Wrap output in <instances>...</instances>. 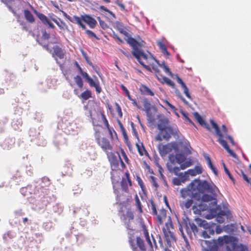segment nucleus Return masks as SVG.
<instances>
[{
	"label": "nucleus",
	"instance_id": "864d4df0",
	"mask_svg": "<svg viewBox=\"0 0 251 251\" xmlns=\"http://www.w3.org/2000/svg\"><path fill=\"white\" fill-rule=\"evenodd\" d=\"M151 204L152 214L154 215H157V211L156 210V206L154 201H151Z\"/></svg>",
	"mask_w": 251,
	"mask_h": 251
},
{
	"label": "nucleus",
	"instance_id": "4c0bfd02",
	"mask_svg": "<svg viewBox=\"0 0 251 251\" xmlns=\"http://www.w3.org/2000/svg\"><path fill=\"white\" fill-rule=\"evenodd\" d=\"M119 125L121 129V131L122 132V135L125 139V140H128V135L126 133V130L124 127L123 125L121 123L120 121H118Z\"/></svg>",
	"mask_w": 251,
	"mask_h": 251
},
{
	"label": "nucleus",
	"instance_id": "dca6fc26",
	"mask_svg": "<svg viewBox=\"0 0 251 251\" xmlns=\"http://www.w3.org/2000/svg\"><path fill=\"white\" fill-rule=\"evenodd\" d=\"M172 146L170 144L166 145L159 144L158 146V149L160 154L161 156H165L172 150Z\"/></svg>",
	"mask_w": 251,
	"mask_h": 251
},
{
	"label": "nucleus",
	"instance_id": "69168bd1",
	"mask_svg": "<svg viewBox=\"0 0 251 251\" xmlns=\"http://www.w3.org/2000/svg\"><path fill=\"white\" fill-rule=\"evenodd\" d=\"M42 37L44 39L48 40L50 38V35L46 31H44L42 34Z\"/></svg>",
	"mask_w": 251,
	"mask_h": 251
},
{
	"label": "nucleus",
	"instance_id": "4468645a",
	"mask_svg": "<svg viewBox=\"0 0 251 251\" xmlns=\"http://www.w3.org/2000/svg\"><path fill=\"white\" fill-rule=\"evenodd\" d=\"M121 186L123 191L126 193L128 192V186H132V181L130 178V174L128 172L125 173V177H122L121 181Z\"/></svg>",
	"mask_w": 251,
	"mask_h": 251
},
{
	"label": "nucleus",
	"instance_id": "58836bf2",
	"mask_svg": "<svg viewBox=\"0 0 251 251\" xmlns=\"http://www.w3.org/2000/svg\"><path fill=\"white\" fill-rule=\"evenodd\" d=\"M11 140H5L1 144V146L3 147V149L8 150L12 147V144H11Z\"/></svg>",
	"mask_w": 251,
	"mask_h": 251
},
{
	"label": "nucleus",
	"instance_id": "e2e57ef3",
	"mask_svg": "<svg viewBox=\"0 0 251 251\" xmlns=\"http://www.w3.org/2000/svg\"><path fill=\"white\" fill-rule=\"evenodd\" d=\"M115 3L116 4H117L120 7L122 10H123V11L125 10V6L124 4L123 3H122L121 1H120L119 0H117L115 1Z\"/></svg>",
	"mask_w": 251,
	"mask_h": 251
},
{
	"label": "nucleus",
	"instance_id": "a211bd4d",
	"mask_svg": "<svg viewBox=\"0 0 251 251\" xmlns=\"http://www.w3.org/2000/svg\"><path fill=\"white\" fill-rule=\"evenodd\" d=\"M167 211L165 209H161L160 210L159 213H157V215H155L156 216L157 221L159 225H162L163 222V220L167 218Z\"/></svg>",
	"mask_w": 251,
	"mask_h": 251
},
{
	"label": "nucleus",
	"instance_id": "39448f33",
	"mask_svg": "<svg viewBox=\"0 0 251 251\" xmlns=\"http://www.w3.org/2000/svg\"><path fill=\"white\" fill-rule=\"evenodd\" d=\"M210 123L212 127L214 128L217 136H218V142L225 148V149L229 153V154L233 158H236L237 156L236 154L229 148L226 141L223 139L225 137V134L220 130L218 125L213 120H210Z\"/></svg>",
	"mask_w": 251,
	"mask_h": 251
},
{
	"label": "nucleus",
	"instance_id": "774afa93",
	"mask_svg": "<svg viewBox=\"0 0 251 251\" xmlns=\"http://www.w3.org/2000/svg\"><path fill=\"white\" fill-rule=\"evenodd\" d=\"M121 52L128 59L132 58L130 53L128 51H125L123 50H121Z\"/></svg>",
	"mask_w": 251,
	"mask_h": 251
},
{
	"label": "nucleus",
	"instance_id": "473e14b6",
	"mask_svg": "<svg viewBox=\"0 0 251 251\" xmlns=\"http://www.w3.org/2000/svg\"><path fill=\"white\" fill-rule=\"evenodd\" d=\"M193 164V161L191 159H186L180 164V169L184 170Z\"/></svg>",
	"mask_w": 251,
	"mask_h": 251
},
{
	"label": "nucleus",
	"instance_id": "c9c22d12",
	"mask_svg": "<svg viewBox=\"0 0 251 251\" xmlns=\"http://www.w3.org/2000/svg\"><path fill=\"white\" fill-rule=\"evenodd\" d=\"M218 189L216 190V192L218 191ZM211 195H208L207 194H203L201 197V200L204 202H208L212 201L213 200V197L216 196V193L215 195H213L209 193Z\"/></svg>",
	"mask_w": 251,
	"mask_h": 251
},
{
	"label": "nucleus",
	"instance_id": "7ed1b4c3",
	"mask_svg": "<svg viewBox=\"0 0 251 251\" xmlns=\"http://www.w3.org/2000/svg\"><path fill=\"white\" fill-rule=\"evenodd\" d=\"M139 231L141 235L143 234L151 249L153 250V247L156 249H157V245L155 238L151 235V241L147 227L144 223H141ZM128 241L133 251H147L146 244L141 235L137 236L135 240L130 238Z\"/></svg>",
	"mask_w": 251,
	"mask_h": 251
},
{
	"label": "nucleus",
	"instance_id": "338daca9",
	"mask_svg": "<svg viewBox=\"0 0 251 251\" xmlns=\"http://www.w3.org/2000/svg\"><path fill=\"white\" fill-rule=\"evenodd\" d=\"M164 102L166 104V105L168 106L172 110H175L176 109V107L171 103H170L168 100H165L164 101Z\"/></svg>",
	"mask_w": 251,
	"mask_h": 251
},
{
	"label": "nucleus",
	"instance_id": "09e8293b",
	"mask_svg": "<svg viewBox=\"0 0 251 251\" xmlns=\"http://www.w3.org/2000/svg\"><path fill=\"white\" fill-rule=\"evenodd\" d=\"M120 151H121L122 155L123 157L124 158V159L125 160V162L127 164H129V160L127 156L126 155L125 151L122 148H121Z\"/></svg>",
	"mask_w": 251,
	"mask_h": 251
},
{
	"label": "nucleus",
	"instance_id": "f8f14e48",
	"mask_svg": "<svg viewBox=\"0 0 251 251\" xmlns=\"http://www.w3.org/2000/svg\"><path fill=\"white\" fill-rule=\"evenodd\" d=\"M124 220L127 229L131 230L135 229L134 214L132 211L130 210L127 211L125 216Z\"/></svg>",
	"mask_w": 251,
	"mask_h": 251
},
{
	"label": "nucleus",
	"instance_id": "c756f323",
	"mask_svg": "<svg viewBox=\"0 0 251 251\" xmlns=\"http://www.w3.org/2000/svg\"><path fill=\"white\" fill-rule=\"evenodd\" d=\"M34 13L44 25L46 24V23L48 22L49 19L44 14L40 13L36 10L34 11Z\"/></svg>",
	"mask_w": 251,
	"mask_h": 251
},
{
	"label": "nucleus",
	"instance_id": "13d9d810",
	"mask_svg": "<svg viewBox=\"0 0 251 251\" xmlns=\"http://www.w3.org/2000/svg\"><path fill=\"white\" fill-rule=\"evenodd\" d=\"M121 87L122 89L126 93V96L127 97L128 99H130L131 97L127 89L123 84L121 85Z\"/></svg>",
	"mask_w": 251,
	"mask_h": 251
},
{
	"label": "nucleus",
	"instance_id": "f03ea898",
	"mask_svg": "<svg viewBox=\"0 0 251 251\" xmlns=\"http://www.w3.org/2000/svg\"><path fill=\"white\" fill-rule=\"evenodd\" d=\"M133 56L144 68L149 72L154 73L157 79L161 83H166L173 88L175 87V83L170 79L163 75L157 68V66L152 63L151 61L153 58L151 55H146L139 51L134 50Z\"/></svg>",
	"mask_w": 251,
	"mask_h": 251
},
{
	"label": "nucleus",
	"instance_id": "f257e3e1",
	"mask_svg": "<svg viewBox=\"0 0 251 251\" xmlns=\"http://www.w3.org/2000/svg\"><path fill=\"white\" fill-rule=\"evenodd\" d=\"M217 187L213 184H210L206 180L201 181L195 179L191 182L187 188L180 190L181 196L185 199L188 197L194 198H200L201 194L205 192L215 195Z\"/></svg>",
	"mask_w": 251,
	"mask_h": 251
},
{
	"label": "nucleus",
	"instance_id": "e433bc0d",
	"mask_svg": "<svg viewBox=\"0 0 251 251\" xmlns=\"http://www.w3.org/2000/svg\"><path fill=\"white\" fill-rule=\"evenodd\" d=\"M168 169L170 172L174 173L176 175H178L179 176H182V175H183L182 173L179 174V172L180 170L181 169L180 167H172L171 166V167H168Z\"/></svg>",
	"mask_w": 251,
	"mask_h": 251
},
{
	"label": "nucleus",
	"instance_id": "a18cd8bd",
	"mask_svg": "<svg viewBox=\"0 0 251 251\" xmlns=\"http://www.w3.org/2000/svg\"><path fill=\"white\" fill-rule=\"evenodd\" d=\"M185 181V178L181 180L178 178L175 177L173 179V183L175 185H180L181 184V182H184Z\"/></svg>",
	"mask_w": 251,
	"mask_h": 251
},
{
	"label": "nucleus",
	"instance_id": "c03bdc74",
	"mask_svg": "<svg viewBox=\"0 0 251 251\" xmlns=\"http://www.w3.org/2000/svg\"><path fill=\"white\" fill-rule=\"evenodd\" d=\"M158 46H159L160 49L161 50L162 52H163L164 53H166L168 54H169V52L167 50L166 46L162 42H159L158 43Z\"/></svg>",
	"mask_w": 251,
	"mask_h": 251
},
{
	"label": "nucleus",
	"instance_id": "ea45409f",
	"mask_svg": "<svg viewBox=\"0 0 251 251\" xmlns=\"http://www.w3.org/2000/svg\"><path fill=\"white\" fill-rule=\"evenodd\" d=\"M175 157L176 162L180 165L186 160L185 156L181 154H176Z\"/></svg>",
	"mask_w": 251,
	"mask_h": 251
},
{
	"label": "nucleus",
	"instance_id": "79ce46f5",
	"mask_svg": "<svg viewBox=\"0 0 251 251\" xmlns=\"http://www.w3.org/2000/svg\"><path fill=\"white\" fill-rule=\"evenodd\" d=\"M194 116L198 121V122L201 125L203 126V124H204V120L202 119V118L201 116V115L197 112L194 113Z\"/></svg>",
	"mask_w": 251,
	"mask_h": 251
},
{
	"label": "nucleus",
	"instance_id": "9b49d317",
	"mask_svg": "<svg viewBox=\"0 0 251 251\" xmlns=\"http://www.w3.org/2000/svg\"><path fill=\"white\" fill-rule=\"evenodd\" d=\"M82 76L85 78V80L89 83L90 86L95 87L96 91L97 94H100L101 92V88L100 85V82L97 79L94 81L87 74V73L84 72L83 70L79 73Z\"/></svg>",
	"mask_w": 251,
	"mask_h": 251
},
{
	"label": "nucleus",
	"instance_id": "1a4fd4ad",
	"mask_svg": "<svg viewBox=\"0 0 251 251\" xmlns=\"http://www.w3.org/2000/svg\"><path fill=\"white\" fill-rule=\"evenodd\" d=\"M159 132L155 137V140L158 141H162L164 140L168 141L173 134V129L172 127H166L160 129Z\"/></svg>",
	"mask_w": 251,
	"mask_h": 251
},
{
	"label": "nucleus",
	"instance_id": "a19ab883",
	"mask_svg": "<svg viewBox=\"0 0 251 251\" xmlns=\"http://www.w3.org/2000/svg\"><path fill=\"white\" fill-rule=\"evenodd\" d=\"M52 21L58 26V27L61 29H64V27H66V28H67V25H66V24L64 22L61 21L60 22H59L55 19H53Z\"/></svg>",
	"mask_w": 251,
	"mask_h": 251
},
{
	"label": "nucleus",
	"instance_id": "603ef678",
	"mask_svg": "<svg viewBox=\"0 0 251 251\" xmlns=\"http://www.w3.org/2000/svg\"><path fill=\"white\" fill-rule=\"evenodd\" d=\"M115 105L118 116H119L120 118H122L123 116V113L120 106L117 102L115 103Z\"/></svg>",
	"mask_w": 251,
	"mask_h": 251
},
{
	"label": "nucleus",
	"instance_id": "423d86ee",
	"mask_svg": "<svg viewBox=\"0 0 251 251\" xmlns=\"http://www.w3.org/2000/svg\"><path fill=\"white\" fill-rule=\"evenodd\" d=\"M174 229L173 222L170 216L167 218V222L165 223V226L162 228L167 244L169 247L171 246V240H175V237L172 230Z\"/></svg>",
	"mask_w": 251,
	"mask_h": 251
},
{
	"label": "nucleus",
	"instance_id": "5fc2aeb1",
	"mask_svg": "<svg viewBox=\"0 0 251 251\" xmlns=\"http://www.w3.org/2000/svg\"><path fill=\"white\" fill-rule=\"evenodd\" d=\"M85 32L87 33V34L91 37L95 38L97 39H98L99 38L97 37L96 35L91 30H88V29H85Z\"/></svg>",
	"mask_w": 251,
	"mask_h": 251
},
{
	"label": "nucleus",
	"instance_id": "4be33fe9",
	"mask_svg": "<svg viewBox=\"0 0 251 251\" xmlns=\"http://www.w3.org/2000/svg\"><path fill=\"white\" fill-rule=\"evenodd\" d=\"M140 91L142 95L153 96L154 93L146 85H142L140 88Z\"/></svg>",
	"mask_w": 251,
	"mask_h": 251
},
{
	"label": "nucleus",
	"instance_id": "de8ad7c7",
	"mask_svg": "<svg viewBox=\"0 0 251 251\" xmlns=\"http://www.w3.org/2000/svg\"><path fill=\"white\" fill-rule=\"evenodd\" d=\"M136 180L140 186V188L142 190H144L145 189V187L144 184V182L140 177L138 176H136Z\"/></svg>",
	"mask_w": 251,
	"mask_h": 251
},
{
	"label": "nucleus",
	"instance_id": "6ab92c4d",
	"mask_svg": "<svg viewBox=\"0 0 251 251\" xmlns=\"http://www.w3.org/2000/svg\"><path fill=\"white\" fill-rule=\"evenodd\" d=\"M169 121L168 118L160 116L159 118L158 123L157 124V128L158 129L164 128L166 127H169L168 126Z\"/></svg>",
	"mask_w": 251,
	"mask_h": 251
},
{
	"label": "nucleus",
	"instance_id": "bf43d9fd",
	"mask_svg": "<svg viewBox=\"0 0 251 251\" xmlns=\"http://www.w3.org/2000/svg\"><path fill=\"white\" fill-rule=\"evenodd\" d=\"M99 22L100 25L102 29H106L108 27V25L105 22L102 20H99Z\"/></svg>",
	"mask_w": 251,
	"mask_h": 251
},
{
	"label": "nucleus",
	"instance_id": "8fccbe9b",
	"mask_svg": "<svg viewBox=\"0 0 251 251\" xmlns=\"http://www.w3.org/2000/svg\"><path fill=\"white\" fill-rule=\"evenodd\" d=\"M3 239L7 242L8 239H11L13 238V236L11 233L10 231H8L7 232L4 233L3 235Z\"/></svg>",
	"mask_w": 251,
	"mask_h": 251
},
{
	"label": "nucleus",
	"instance_id": "aec40b11",
	"mask_svg": "<svg viewBox=\"0 0 251 251\" xmlns=\"http://www.w3.org/2000/svg\"><path fill=\"white\" fill-rule=\"evenodd\" d=\"M136 147L140 156L145 155L146 156H149V154L145 149L143 143L140 142L136 143Z\"/></svg>",
	"mask_w": 251,
	"mask_h": 251
},
{
	"label": "nucleus",
	"instance_id": "a878e982",
	"mask_svg": "<svg viewBox=\"0 0 251 251\" xmlns=\"http://www.w3.org/2000/svg\"><path fill=\"white\" fill-rule=\"evenodd\" d=\"M222 132L225 135V137L229 140L230 143L234 145V142L233 139V138L230 136V135H228V129L226 128V126L225 125H223L222 126Z\"/></svg>",
	"mask_w": 251,
	"mask_h": 251
},
{
	"label": "nucleus",
	"instance_id": "4d7b16f0",
	"mask_svg": "<svg viewBox=\"0 0 251 251\" xmlns=\"http://www.w3.org/2000/svg\"><path fill=\"white\" fill-rule=\"evenodd\" d=\"M194 169L197 175L201 174L202 172V168L201 166H196L194 168Z\"/></svg>",
	"mask_w": 251,
	"mask_h": 251
},
{
	"label": "nucleus",
	"instance_id": "052dcab7",
	"mask_svg": "<svg viewBox=\"0 0 251 251\" xmlns=\"http://www.w3.org/2000/svg\"><path fill=\"white\" fill-rule=\"evenodd\" d=\"M185 175H189L191 176H195L197 175L195 169H189L185 172Z\"/></svg>",
	"mask_w": 251,
	"mask_h": 251
},
{
	"label": "nucleus",
	"instance_id": "20e7f679",
	"mask_svg": "<svg viewBox=\"0 0 251 251\" xmlns=\"http://www.w3.org/2000/svg\"><path fill=\"white\" fill-rule=\"evenodd\" d=\"M127 42L132 47V54L133 55V52L134 50H137L141 52H142L144 54H145L146 55H151L153 58V60L151 61V62L154 65H156L157 66V68L158 69V67L163 68L165 71V72L169 75L170 76L173 75V73L171 71L169 68L166 65L165 62L164 61H163L161 63H159V61L155 59L151 54L148 52V53L145 52L143 50H141L140 48L144 46V44L145 43L144 41H142L141 42H139L136 40L134 38L129 37L127 38Z\"/></svg>",
	"mask_w": 251,
	"mask_h": 251
},
{
	"label": "nucleus",
	"instance_id": "f3484780",
	"mask_svg": "<svg viewBox=\"0 0 251 251\" xmlns=\"http://www.w3.org/2000/svg\"><path fill=\"white\" fill-rule=\"evenodd\" d=\"M226 251H246L247 248L242 245H237L236 243H232L231 247L226 246Z\"/></svg>",
	"mask_w": 251,
	"mask_h": 251
},
{
	"label": "nucleus",
	"instance_id": "6e6d98bb",
	"mask_svg": "<svg viewBox=\"0 0 251 251\" xmlns=\"http://www.w3.org/2000/svg\"><path fill=\"white\" fill-rule=\"evenodd\" d=\"M156 238L158 240V243L159 244V245H160V247L162 249H163L164 250V249L165 248L164 247L163 243V241H162V239L161 235H159V234H157V235H156Z\"/></svg>",
	"mask_w": 251,
	"mask_h": 251
},
{
	"label": "nucleus",
	"instance_id": "cd10ccee",
	"mask_svg": "<svg viewBox=\"0 0 251 251\" xmlns=\"http://www.w3.org/2000/svg\"><path fill=\"white\" fill-rule=\"evenodd\" d=\"M116 28H117V29L119 31V32L121 33L124 34V35H125L126 36H128V33L125 29V27L122 23H121L120 22H117L116 24Z\"/></svg>",
	"mask_w": 251,
	"mask_h": 251
},
{
	"label": "nucleus",
	"instance_id": "b1692460",
	"mask_svg": "<svg viewBox=\"0 0 251 251\" xmlns=\"http://www.w3.org/2000/svg\"><path fill=\"white\" fill-rule=\"evenodd\" d=\"M24 15H25V17L27 21H28V22H29L30 23H33V22H34V21H35L34 17L33 15H32V14L31 13V12L29 10H28L27 9L25 10H24Z\"/></svg>",
	"mask_w": 251,
	"mask_h": 251
},
{
	"label": "nucleus",
	"instance_id": "2eb2a0df",
	"mask_svg": "<svg viewBox=\"0 0 251 251\" xmlns=\"http://www.w3.org/2000/svg\"><path fill=\"white\" fill-rule=\"evenodd\" d=\"M53 52L52 53V56L56 60L57 58L60 59H63L65 55V51L61 48L58 46H54L52 47Z\"/></svg>",
	"mask_w": 251,
	"mask_h": 251
},
{
	"label": "nucleus",
	"instance_id": "680f3d73",
	"mask_svg": "<svg viewBox=\"0 0 251 251\" xmlns=\"http://www.w3.org/2000/svg\"><path fill=\"white\" fill-rule=\"evenodd\" d=\"M116 153H117V154H118V155L119 156V161L120 162L122 168L123 169H125L126 168V165H125V164L124 163V162H123V161L121 159V156H120V155L119 154V153L118 151H117Z\"/></svg>",
	"mask_w": 251,
	"mask_h": 251
},
{
	"label": "nucleus",
	"instance_id": "5701e85b",
	"mask_svg": "<svg viewBox=\"0 0 251 251\" xmlns=\"http://www.w3.org/2000/svg\"><path fill=\"white\" fill-rule=\"evenodd\" d=\"M63 15L65 18L69 20L71 22L74 24L82 25L79 19V17L75 15L72 17L66 13H64Z\"/></svg>",
	"mask_w": 251,
	"mask_h": 251
},
{
	"label": "nucleus",
	"instance_id": "49530a36",
	"mask_svg": "<svg viewBox=\"0 0 251 251\" xmlns=\"http://www.w3.org/2000/svg\"><path fill=\"white\" fill-rule=\"evenodd\" d=\"M8 119L6 117L0 119V129H3L5 125L7 123Z\"/></svg>",
	"mask_w": 251,
	"mask_h": 251
},
{
	"label": "nucleus",
	"instance_id": "412c9836",
	"mask_svg": "<svg viewBox=\"0 0 251 251\" xmlns=\"http://www.w3.org/2000/svg\"><path fill=\"white\" fill-rule=\"evenodd\" d=\"M176 78L177 82L179 83L181 87L184 89V93L185 94L186 96L189 99H191V96L189 93V90L187 87L186 86V84L184 83V82L182 81V80L177 75L176 76Z\"/></svg>",
	"mask_w": 251,
	"mask_h": 251
},
{
	"label": "nucleus",
	"instance_id": "2f4dec72",
	"mask_svg": "<svg viewBox=\"0 0 251 251\" xmlns=\"http://www.w3.org/2000/svg\"><path fill=\"white\" fill-rule=\"evenodd\" d=\"M79 97L83 100H87L92 97V93L90 90H86L81 94Z\"/></svg>",
	"mask_w": 251,
	"mask_h": 251
},
{
	"label": "nucleus",
	"instance_id": "0e129e2a",
	"mask_svg": "<svg viewBox=\"0 0 251 251\" xmlns=\"http://www.w3.org/2000/svg\"><path fill=\"white\" fill-rule=\"evenodd\" d=\"M111 139H113V134L117 135L116 131L113 129L109 128L107 129Z\"/></svg>",
	"mask_w": 251,
	"mask_h": 251
},
{
	"label": "nucleus",
	"instance_id": "6e6552de",
	"mask_svg": "<svg viewBox=\"0 0 251 251\" xmlns=\"http://www.w3.org/2000/svg\"><path fill=\"white\" fill-rule=\"evenodd\" d=\"M79 19L82 25H78L83 30H85L86 27V25L83 23V22H84L87 24L91 28H94L97 25V21L94 18L89 15L85 14L81 15V16L79 17Z\"/></svg>",
	"mask_w": 251,
	"mask_h": 251
},
{
	"label": "nucleus",
	"instance_id": "37998d69",
	"mask_svg": "<svg viewBox=\"0 0 251 251\" xmlns=\"http://www.w3.org/2000/svg\"><path fill=\"white\" fill-rule=\"evenodd\" d=\"M223 166H224V171H225V173L228 176L229 178L232 180V181L234 183H235V180H234L233 177L232 176V175L230 173L229 170L227 169V168L225 164L224 163H223Z\"/></svg>",
	"mask_w": 251,
	"mask_h": 251
},
{
	"label": "nucleus",
	"instance_id": "9d476101",
	"mask_svg": "<svg viewBox=\"0 0 251 251\" xmlns=\"http://www.w3.org/2000/svg\"><path fill=\"white\" fill-rule=\"evenodd\" d=\"M182 224L185 226L186 232L189 236L192 235V232L194 234L198 232V229L196 225L193 223L190 222V220L186 215L182 218Z\"/></svg>",
	"mask_w": 251,
	"mask_h": 251
},
{
	"label": "nucleus",
	"instance_id": "bb28decb",
	"mask_svg": "<svg viewBox=\"0 0 251 251\" xmlns=\"http://www.w3.org/2000/svg\"><path fill=\"white\" fill-rule=\"evenodd\" d=\"M204 157L205 159L206 160V161L207 162V164H208V166L213 171L214 173L217 175L218 174V172L217 171L216 168L213 165L209 156L207 154H205L204 155Z\"/></svg>",
	"mask_w": 251,
	"mask_h": 251
},
{
	"label": "nucleus",
	"instance_id": "c85d7f7f",
	"mask_svg": "<svg viewBox=\"0 0 251 251\" xmlns=\"http://www.w3.org/2000/svg\"><path fill=\"white\" fill-rule=\"evenodd\" d=\"M231 240V237L228 236H224L223 237H220L218 239V242L219 245H222L224 243L227 244Z\"/></svg>",
	"mask_w": 251,
	"mask_h": 251
},
{
	"label": "nucleus",
	"instance_id": "7c9ffc66",
	"mask_svg": "<svg viewBox=\"0 0 251 251\" xmlns=\"http://www.w3.org/2000/svg\"><path fill=\"white\" fill-rule=\"evenodd\" d=\"M135 204L139 212L140 213H142L143 212L142 205L137 194H136L135 196Z\"/></svg>",
	"mask_w": 251,
	"mask_h": 251
},
{
	"label": "nucleus",
	"instance_id": "393cba45",
	"mask_svg": "<svg viewBox=\"0 0 251 251\" xmlns=\"http://www.w3.org/2000/svg\"><path fill=\"white\" fill-rule=\"evenodd\" d=\"M144 107L146 109V112L149 118L150 119H153L150 113L151 109V104L147 99L144 100Z\"/></svg>",
	"mask_w": 251,
	"mask_h": 251
},
{
	"label": "nucleus",
	"instance_id": "72a5a7b5",
	"mask_svg": "<svg viewBox=\"0 0 251 251\" xmlns=\"http://www.w3.org/2000/svg\"><path fill=\"white\" fill-rule=\"evenodd\" d=\"M193 203V201L192 199L188 200L186 201H182L180 202V206L182 207H185L186 209L189 208Z\"/></svg>",
	"mask_w": 251,
	"mask_h": 251
},
{
	"label": "nucleus",
	"instance_id": "0eeeda50",
	"mask_svg": "<svg viewBox=\"0 0 251 251\" xmlns=\"http://www.w3.org/2000/svg\"><path fill=\"white\" fill-rule=\"evenodd\" d=\"M95 137L97 144L100 147L106 154L112 151L113 147L110 144L109 141L105 137L101 138L100 136V131L96 130Z\"/></svg>",
	"mask_w": 251,
	"mask_h": 251
},
{
	"label": "nucleus",
	"instance_id": "ddd939ff",
	"mask_svg": "<svg viewBox=\"0 0 251 251\" xmlns=\"http://www.w3.org/2000/svg\"><path fill=\"white\" fill-rule=\"evenodd\" d=\"M112 170H117L119 166V159L112 151L106 153Z\"/></svg>",
	"mask_w": 251,
	"mask_h": 251
},
{
	"label": "nucleus",
	"instance_id": "f704fd0d",
	"mask_svg": "<svg viewBox=\"0 0 251 251\" xmlns=\"http://www.w3.org/2000/svg\"><path fill=\"white\" fill-rule=\"evenodd\" d=\"M74 80L80 89H82L83 88V82L80 76L77 75L75 76Z\"/></svg>",
	"mask_w": 251,
	"mask_h": 251
},
{
	"label": "nucleus",
	"instance_id": "3c124183",
	"mask_svg": "<svg viewBox=\"0 0 251 251\" xmlns=\"http://www.w3.org/2000/svg\"><path fill=\"white\" fill-rule=\"evenodd\" d=\"M151 182L152 186L157 189L158 187V185L156 181V178L153 176H150Z\"/></svg>",
	"mask_w": 251,
	"mask_h": 251
}]
</instances>
